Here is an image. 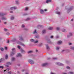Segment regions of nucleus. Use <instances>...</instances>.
Instances as JSON below:
<instances>
[{
  "label": "nucleus",
  "mask_w": 74,
  "mask_h": 74,
  "mask_svg": "<svg viewBox=\"0 0 74 74\" xmlns=\"http://www.w3.org/2000/svg\"><path fill=\"white\" fill-rule=\"evenodd\" d=\"M14 16H11V20H14Z\"/></svg>",
  "instance_id": "24"
},
{
  "label": "nucleus",
  "mask_w": 74,
  "mask_h": 74,
  "mask_svg": "<svg viewBox=\"0 0 74 74\" xmlns=\"http://www.w3.org/2000/svg\"><path fill=\"white\" fill-rule=\"evenodd\" d=\"M53 28L52 27H50L48 28V30H52Z\"/></svg>",
  "instance_id": "28"
},
{
  "label": "nucleus",
  "mask_w": 74,
  "mask_h": 74,
  "mask_svg": "<svg viewBox=\"0 0 74 74\" xmlns=\"http://www.w3.org/2000/svg\"><path fill=\"white\" fill-rule=\"evenodd\" d=\"M70 35H68L67 36V38H69V37H70Z\"/></svg>",
  "instance_id": "58"
},
{
  "label": "nucleus",
  "mask_w": 74,
  "mask_h": 74,
  "mask_svg": "<svg viewBox=\"0 0 74 74\" xmlns=\"http://www.w3.org/2000/svg\"><path fill=\"white\" fill-rule=\"evenodd\" d=\"M5 59L4 58H1L0 60V63H1V62H3V61H4Z\"/></svg>",
  "instance_id": "18"
},
{
  "label": "nucleus",
  "mask_w": 74,
  "mask_h": 74,
  "mask_svg": "<svg viewBox=\"0 0 74 74\" xmlns=\"http://www.w3.org/2000/svg\"><path fill=\"white\" fill-rule=\"evenodd\" d=\"M53 60H56L58 59V58H53Z\"/></svg>",
  "instance_id": "35"
},
{
  "label": "nucleus",
  "mask_w": 74,
  "mask_h": 74,
  "mask_svg": "<svg viewBox=\"0 0 74 74\" xmlns=\"http://www.w3.org/2000/svg\"><path fill=\"white\" fill-rule=\"evenodd\" d=\"M28 62L29 63L31 64H33L34 63V61L33 60H28Z\"/></svg>",
  "instance_id": "5"
},
{
  "label": "nucleus",
  "mask_w": 74,
  "mask_h": 74,
  "mask_svg": "<svg viewBox=\"0 0 74 74\" xmlns=\"http://www.w3.org/2000/svg\"><path fill=\"white\" fill-rule=\"evenodd\" d=\"M22 27H25V25H22L21 26Z\"/></svg>",
  "instance_id": "51"
},
{
  "label": "nucleus",
  "mask_w": 74,
  "mask_h": 74,
  "mask_svg": "<svg viewBox=\"0 0 74 74\" xmlns=\"http://www.w3.org/2000/svg\"><path fill=\"white\" fill-rule=\"evenodd\" d=\"M20 51H21V52H25V51L24 50H23V49H20Z\"/></svg>",
  "instance_id": "19"
},
{
  "label": "nucleus",
  "mask_w": 74,
  "mask_h": 74,
  "mask_svg": "<svg viewBox=\"0 0 74 74\" xmlns=\"http://www.w3.org/2000/svg\"><path fill=\"white\" fill-rule=\"evenodd\" d=\"M71 49H72L73 50H74V47H71Z\"/></svg>",
  "instance_id": "37"
},
{
  "label": "nucleus",
  "mask_w": 74,
  "mask_h": 74,
  "mask_svg": "<svg viewBox=\"0 0 74 74\" xmlns=\"http://www.w3.org/2000/svg\"><path fill=\"white\" fill-rule=\"evenodd\" d=\"M7 24V22H5L4 23V24L5 25V24Z\"/></svg>",
  "instance_id": "61"
},
{
  "label": "nucleus",
  "mask_w": 74,
  "mask_h": 74,
  "mask_svg": "<svg viewBox=\"0 0 74 74\" xmlns=\"http://www.w3.org/2000/svg\"><path fill=\"white\" fill-rule=\"evenodd\" d=\"M17 57H18V56H20L21 57L22 56V55L21 53H19L16 56Z\"/></svg>",
  "instance_id": "20"
},
{
  "label": "nucleus",
  "mask_w": 74,
  "mask_h": 74,
  "mask_svg": "<svg viewBox=\"0 0 74 74\" xmlns=\"http://www.w3.org/2000/svg\"><path fill=\"white\" fill-rule=\"evenodd\" d=\"M7 15V13H3L0 12V16L2 17L4 16V15Z\"/></svg>",
  "instance_id": "4"
},
{
  "label": "nucleus",
  "mask_w": 74,
  "mask_h": 74,
  "mask_svg": "<svg viewBox=\"0 0 74 74\" xmlns=\"http://www.w3.org/2000/svg\"><path fill=\"white\" fill-rule=\"evenodd\" d=\"M8 55H6L5 56V59H8Z\"/></svg>",
  "instance_id": "33"
},
{
  "label": "nucleus",
  "mask_w": 74,
  "mask_h": 74,
  "mask_svg": "<svg viewBox=\"0 0 74 74\" xmlns=\"http://www.w3.org/2000/svg\"><path fill=\"white\" fill-rule=\"evenodd\" d=\"M37 31H36V30L35 29L34 32H33V34H35L36 33H37Z\"/></svg>",
  "instance_id": "32"
},
{
  "label": "nucleus",
  "mask_w": 74,
  "mask_h": 74,
  "mask_svg": "<svg viewBox=\"0 0 74 74\" xmlns=\"http://www.w3.org/2000/svg\"><path fill=\"white\" fill-rule=\"evenodd\" d=\"M47 64H48L47 63L43 64L42 65V66H47Z\"/></svg>",
  "instance_id": "16"
},
{
  "label": "nucleus",
  "mask_w": 74,
  "mask_h": 74,
  "mask_svg": "<svg viewBox=\"0 0 74 74\" xmlns=\"http://www.w3.org/2000/svg\"><path fill=\"white\" fill-rule=\"evenodd\" d=\"M44 12V10L41 9L40 10V13L41 14H43V13Z\"/></svg>",
  "instance_id": "14"
},
{
  "label": "nucleus",
  "mask_w": 74,
  "mask_h": 74,
  "mask_svg": "<svg viewBox=\"0 0 74 74\" xmlns=\"http://www.w3.org/2000/svg\"><path fill=\"white\" fill-rule=\"evenodd\" d=\"M56 64H57L58 66H64V64H63L60 63L59 62H56Z\"/></svg>",
  "instance_id": "6"
},
{
  "label": "nucleus",
  "mask_w": 74,
  "mask_h": 74,
  "mask_svg": "<svg viewBox=\"0 0 74 74\" xmlns=\"http://www.w3.org/2000/svg\"><path fill=\"white\" fill-rule=\"evenodd\" d=\"M20 44L21 45H22V46H23V47H25V45L23 43H22L21 42Z\"/></svg>",
  "instance_id": "22"
},
{
  "label": "nucleus",
  "mask_w": 74,
  "mask_h": 74,
  "mask_svg": "<svg viewBox=\"0 0 74 74\" xmlns=\"http://www.w3.org/2000/svg\"><path fill=\"white\" fill-rule=\"evenodd\" d=\"M17 48H18L19 49H21V47L19 45L18 46Z\"/></svg>",
  "instance_id": "43"
},
{
  "label": "nucleus",
  "mask_w": 74,
  "mask_h": 74,
  "mask_svg": "<svg viewBox=\"0 0 74 74\" xmlns=\"http://www.w3.org/2000/svg\"><path fill=\"white\" fill-rule=\"evenodd\" d=\"M12 52H11L10 54V56H14L15 53H16V52L15 51V48H13L12 49Z\"/></svg>",
  "instance_id": "1"
},
{
  "label": "nucleus",
  "mask_w": 74,
  "mask_h": 74,
  "mask_svg": "<svg viewBox=\"0 0 74 74\" xmlns=\"http://www.w3.org/2000/svg\"><path fill=\"white\" fill-rule=\"evenodd\" d=\"M42 27V25H37V27L38 29H40Z\"/></svg>",
  "instance_id": "8"
},
{
  "label": "nucleus",
  "mask_w": 74,
  "mask_h": 74,
  "mask_svg": "<svg viewBox=\"0 0 74 74\" xmlns=\"http://www.w3.org/2000/svg\"><path fill=\"white\" fill-rule=\"evenodd\" d=\"M8 29H6L5 28H4V30L5 32H7L8 30Z\"/></svg>",
  "instance_id": "41"
},
{
  "label": "nucleus",
  "mask_w": 74,
  "mask_h": 74,
  "mask_svg": "<svg viewBox=\"0 0 74 74\" xmlns=\"http://www.w3.org/2000/svg\"><path fill=\"white\" fill-rule=\"evenodd\" d=\"M59 47H56V50H59Z\"/></svg>",
  "instance_id": "38"
},
{
  "label": "nucleus",
  "mask_w": 74,
  "mask_h": 74,
  "mask_svg": "<svg viewBox=\"0 0 74 74\" xmlns=\"http://www.w3.org/2000/svg\"><path fill=\"white\" fill-rule=\"evenodd\" d=\"M53 38V36H51L50 37V38Z\"/></svg>",
  "instance_id": "53"
},
{
  "label": "nucleus",
  "mask_w": 74,
  "mask_h": 74,
  "mask_svg": "<svg viewBox=\"0 0 74 74\" xmlns=\"http://www.w3.org/2000/svg\"><path fill=\"white\" fill-rule=\"evenodd\" d=\"M46 33V30L45 29H44L42 31V34H45Z\"/></svg>",
  "instance_id": "17"
},
{
  "label": "nucleus",
  "mask_w": 74,
  "mask_h": 74,
  "mask_svg": "<svg viewBox=\"0 0 74 74\" xmlns=\"http://www.w3.org/2000/svg\"><path fill=\"white\" fill-rule=\"evenodd\" d=\"M56 29L57 30H59L60 29V28H59V27H57L56 28Z\"/></svg>",
  "instance_id": "45"
},
{
  "label": "nucleus",
  "mask_w": 74,
  "mask_h": 74,
  "mask_svg": "<svg viewBox=\"0 0 74 74\" xmlns=\"http://www.w3.org/2000/svg\"><path fill=\"white\" fill-rule=\"evenodd\" d=\"M52 1L51 0H47L46 1V3H50Z\"/></svg>",
  "instance_id": "11"
},
{
  "label": "nucleus",
  "mask_w": 74,
  "mask_h": 74,
  "mask_svg": "<svg viewBox=\"0 0 74 74\" xmlns=\"http://www.w3.org/2000/svg\"><path fill=\"white\" fill-rule=\"evenodd\" d=\"M56 38H59V36H57L56 37Z\"/></svg>",
  "instance_id": "64"
},
{
  "label": "nucleus",
  "mask_w": 74,
  "mask_h": 74,
  "mask_svg": "<svg viewBox=\"0 0 74 74\" xmlns=\"http://www.w3.org/2000/svg\"><path fill=\"white\" fill-rule=\"evenodd\" d=\"M28 10V8H25V11H27Z\"/></svg>",
  "instance_id": "48"
},
{
  "label": "nucleus",
  "mask_w": 74,
  "mask_h": 74,
  "mask_svg": "<svg viewBox=\"0 0 74 74\" xmlns=\"http://www.w3.org/2000/svg\"><path fill=\"white\" fill-rule=\"evenodd\" d=\"M36 38H38L39 37V36H38V35H37V36H36Z\"/></svg>",
  "instance_id": "49"
},
{
  "label": "nucleus",
  "mask_w": 74,
  "mask_h": 74,
  "mask_svg": "<svg viewBox=\"0 0 74 74\" xmlns=\"http://www.w3.org/2000/svg\"><path fill=\"white\" fill-rule=\"evenodd\" d=\"M15 2L16 4H19V2L17 1H16Z\"/></svg>",
  "instance_id": "29"
},
{
  "label": "nucleus",
  "mask_w": 74,
  "mask_h": 74,
  "mask_svg": "<svg viewBox=\"0 0 74 74\" xmlns=\"http://www.w3.org/2000/svg\"><path fill=\"white\" fill-rule=\"evenodd\" d=\"M56 13L57 14H58V15H59L60 14V13L58 11L56 12Z\"/></svg>",
  "instance_id": "30"
},
{
  "label": "nucleus",
  "mask_w": 74,
  "mask_h": 74,
  "mask_svg": "<svg viewBox=\"0 0 74 74\" xmlns=\"http://www.w3.org/2000/svg\"><path fill=\"white\" fill-rule=\"evenodd\" d=\"M17 8L16 7H12L10 8V10H15Z\"/></svg>",
  "instance_id": "10"
},
{
  "label": "nucleus",
  "mask_w": 74,
  "mask_h": 74,
  "mask_svg": "<svg viewBox=\"0 0 74 74\" xmlns=\"http://www.w3.org/2000/svg\"><path fill=\"white\" fill-rule=\"evenodd\" d=\"M69 45H72V43H70L69 44Z\"/></svg>",
  "instance_id": "59"
},
{
  "label": "nucleus",
  "mask_w": 74,
  "mask_h": 74,
  "mask_svg": "<svg viewBox=\"0 0 74 74\" xmlns=\"http://www.w3.org/2000/svg\"><path fill=\"white\" fill-rule=\"evenodd\" d=\"M43 11H47V9H45V10H44Z\"/></svg>",
  "instance_id": "62"
},
{
  "label": "nucleus",
  "mask_w": 74,
  "mask_h": 74,
  "mask_svg": "<svg viewBox=\"0 0 74 74\" xmlns=\"http://www.w3.org/2000/svg\"><path fill=\"white\" fill-rule=\"evenodd\" d=\"M66 52H68L69 51V50L68 49H67L66 50Z\"/></svg>",
  "instance_id": "50"
},
{
  "label": "nucleus",
  "mask_w": 74,
  "mask_h": 74,
  "mask_svg": "<svg viewBox=\"0 0 74 74\" xmlns=\"http://www.w3.org/2000/svg\"><path fill=\"white\" fill-rule=\"evenodd\" d=\"M69 34L70 35V36H72V33H69Z\"/></svg>",
  "instance_id": "56"
},
{
  "label": "nucleus",
  "mask_w": 74,
  "mask_h": 74,
  "mask_svg": "<svg viewBox=\"0 0 74 74\" xmlns=\"http://www.w3.org/2000/svg\"><path fill=\"white\" fill-rule=\"evenodd\" d=\"M21 42L19 41H17V44H19V45H20V44L21 43Z\"/></svg>",
  "instance_id": "27"
},
{
  "label": "nucleus",
  "mask_w": 74,
  "mask_h": 74,
  "mask_svg": "<svg viewBox=\"0 0 74 74\" xmlns=\"http://www.w3.org/2000/svg\"><path fill=\"white\" fill-rule=\"evenodd\" d=\"M8 74H12V73H11V71H10L8 72Z\"/></svg>",
  "instance_id": "39"
},
{
  "label": "nucleus",
  "mask_w": 74,
  "mask_h": 74,
  "mask_svg": "<svg viewBox=\"0 0 74 74\" xmlns=\"http://www.w3.org/2000/svg\"><path fill=\"white\" fill-rule=\"evenodd\" d=\"M7 64H12V62H7Z\"/></svg>",
  "instance_id": "23"
},
{
  "label": "nucleus",
  "mask_w": 74,
  "mask_h": 74,
  "mask_svg": "<svg viewBox=\"0 0 74 74\" xmlns=\"http://www.w3.org/2000/svg\"><path fill=\"white\" fill-rule=\"evenodd\" d=\"M30 41L31 42H34V40L33 39H31L30 40Z\"/></svg>",
  "instance_id": "26"
},
{
  "label": "nucleus",
  "mask_w": 74,
  "mask_h": 74,
  "mask_svg": "<svg viewBox=\"0 0 74 74\" xmlns=\"http://www.w3.org/2000/svg\"><path fill=\"white\" fill-rule=\"evenodd\" d=\"M42 43H41L39 45V46H42Z\"/></svg>",
  "instance_id": "55"
},
{
  "label": "nucleus",
  "mask_w": 74,
  "mask_h": 74,
  "mask_svg": "<svg viewBox=\"0 0 74 74\" xmlns=\"http://www.w3.org/2000/svg\"><path fill=\"white\" fill-rule=\"evenodd\" d=\"M46 49L47 51H49L50 49L49 47L48 46V45H46Z\"/></svg>",
  "instance_id": "9"
},
{
  "label": "nucleus",
  "mask_w": 74,
  "mask_h": 74,
  "mask_svg": "<svg viewBox=\"0 0 74 74\" xmlns=\"http://www.w3.org/2000/svg\"><path fill=\"white\" fill-rule=\"evenodd\" d=\"M12 42H15L16 41V39L15 38H14L12 40Z\"/></svg>",
  "instance_id": "15"
},
{
  "label": "nucleus",
  "mask_w": 74,
  "mask_h": 74,
  "mask_svg": "<svg viewBox=\"0 0 74 74\" xmlns=\"http://www.w3.org/2000/svg\"><path fill=\"white\" fill-rule=\"evenodd\" d=\"M15 58H12V61H14L15 60Z\"/></svg>",
  "instance_id": "31"
},
{
  "label": "nucleus",
  "mask_w": 74,
  "mask_h": 74,
  "mask_svg": "<svg viewBox=\"0 0 74 74\" xmlns=\"http://www.w3.org/2000/svg\"><path fill=\"white\" fill-rule=\"evenodd\" d=\"M5 50H7V47H5Z\"/></svg>",
  "instance_id": "54"
},
{
  "label": "nucleus",
  "mask_w": 74,
  "mask_h": 74,
  "mask_svg": "<svg viewBox=\"0 0 74 74\" xmlns=\"http://www.w3.org/2000/svg\"><path fill=\"white\" fill-rule=\"evenodd\" d=\"M33 51H29L27 52L28 53H33Z\"/></svg>",
  "instance_id": "21"
},
{
  "label": "nucleus",
  "mask_w": 74,
  "mask_h": 74,
  "mask_svg": "<svg viewBox=\"0 0 74 74\" xmlns=\"http://www.w3.org/2000/svg\"><path fill=\"white\" fill-rule=\"evenodd\" d=\"M73 72H69V74H73Z\"/></svg>",
  "instance_id": "42"
},
{
  "label": "nucleus",
  "mask_w": 74,
  "mask_h": 74,
  "mask_svg": "<svg viewBox=\"0 0 74 74\" xmlns=\"http://www.w3.org/2000/svg\"><path fill=\"white\" fill-rule=\"evenodd\" d=\"M47 60H50L51 59V58H47Z\"/></svg>",
  "instance_id": "52"
},
{
  "label": "nucleus",
  "mask_w": 74,
  "mask_h": 74,
  "mask_svg": "<svg viewBox=\"0 0 74 74\" xmlns=\"http://www.w3.org/2000/svg\"><path fill=\"white\" fill-rule=\"evenodd\" d=\"M74 8V7L73 6H71V7H70L67 10V12L69 13V12H70L71 11L73 10V9Z\"/></svg>",
  "instance_id": "2"
},
{
  "label": "nucleus",
  "mask_w": 74,
  "mask_h": 74,
  "mask_svg": "<svg viewBox=\"0 0 74 74\" xmlns=\"http://www.w3.org/2000/svg\"><path fill=\"white\" fill-rule=\"evenodd\" d=\"M62 41L61 40H60L58 41L57 44H58V45H60L62 44Z\"/></svg>",
  "instance_id": "13"
},
{
  "label": "nucleus",
  "mask_w": 74,
  "mask_h": 74,
  "mask_svg": "<svg viewBox=\"0 0 74 74\" xmlns=\"http://www.w3.org/2000/svg\"><path fill=\"white\" fill-rule=\"evenodd\" d=\"M50 74H56L55 73H54L52 72H51V73H50Z\"/></svg>",
  "instance_id": "60"
},
{
  "label": "nucleus",
  "mask_w": 74,
  "mask_h": 74,
  "mask_svg": "<svg viewBox=\"0 0 74 74\" xmlns=\"http://www.w3.org/2000/svg\"><path fill=\"white\" fill-rule=\"evenodd\" d=\"M1 20H3V21H4L5 20H7V18H5L4 17H1Z\"/></svg>",
  "instance_id": "12"
},
{
  "label": "nucleus",
  "mask_w": 74,
  "mask_h": 74,
  "mask_svg": "<svg viewBox=\"0 0 74 74\" xmlns=\"http://www.w3.org/2000/svg\"><path fill=\"white\" fill-rule=\"evenodd\" d=\"M6 34L7 35H10V33H7Z\"/></svg>",
  "instance_id": "57"
},
{
  "label": "nucleus",
  "mask_w": 74,
  "mask_h": 74,
  "mask_svg": "<svg viewBox=\"0 0 74 74\" xmlns=\"http://www.w3.org/2000/svg\"><path fill=\"white\" fill-rule=\"evenodd\" d=\"M28 15V14H27V13H24L23 14V16H25V15Z\"/></svg>",
  "instance_id": "34"
},
{
  "label": "nucleus",
  "mask_w": 74,
  "mask_h": 74,
  "mask_svg": "<svg viewBox=\"0 0 74 74\" xmlns=\"http://www.w3.org/2000/svg\"><path fill=\"white\" fill-rule=\"evenodd\" d=\"M0 49L1 51H4V49L3 48H1Z\"/></svg>",
  "instance_id": "36"
},
{
  "label": "nucleus",
  "mask_w": 74,
  "mask_h": 74,
  "mask_svg": "<svg viewBox=\"0 0 74 74\" xmlns=\"http://www.w3.org/2000/svg\"><path fill=\"white\" fill-rule=\"evenodd\" d=\"M18 39L20 41H24V38H23L22 35L20 36H19Z\"/></svg>",
  "instance_id": "3"
},
{
  "label": "nucleus",
  "mask_w": 74,
  "mask_h": 74,
  "mask_svg": "<svg viewBox=\"0 0 74 74\" xmlns=\"http://www.w3.org/2000/svg\"><path fill=\"white\" fill-rule=\"evenodd\" d=\"M65 30H66V29H63L62 30V31L63 32H65Z\"/></svg>",
  "instance_id": "46"
},
{
  "label": "nucleus",
  "mask_w": 74,
  "mask_h": 74,
  "mask_svg": "<svg viewBox=\"0 0 74 74\" xmlns=\"http://www.w3.org/2000/svg\"><path fill=\"white\" fill-rule=\"evenodd\" d=\"M30 18H27L25 19V21H30Z\"/></svg>",
  "instance_id": "25"
},
{
  "label": "nucleus",
  "mask_w": 74,
  "mask_h": 74,
  "mask_svg": "<svg viewBox=\"0 0 74 74\" xmlns=\"http://www.w3.org/2000/svg\"><path fill=\"white\" fill-rule=\"evenodd\" d=\"M4 66H0V69H3Z\"/></svg>",
  "instance_id": "40"
},
{
  "label": "nucleus",
  "mask_w": 74,
  "mask_h": 74,
  "mask_svg": "<svg viewBox=\"0 0 74 74\" xmlns=\"http://www.w3.org/2000/svg\"><path fill=\"white\" fill-rule=\"evenodd\" d=\"M47 43L49 44H53V43L49 39H47Z\"/></svg>",
  "instance_id": "7"
},
{
  "label": "nucleus",
  "mask_w": 74,
  "mask_h": 74,
  "mask_svg": "<svg viewBox=\"0 0 74 74\" xmlns=\"http://www.w3.org/2000/svg\"><path fill=\"white\" fill-rule=\"evenodd\" d=\"M38 41V40H36L34 42V43H37Z\"/></svg>",
  "instance_id": "44"
},
{
  "label": "nucleus",
  "mask_w": 74,
  "mask_h": 74,
  "mask_svg": "<svg viewBox=\"0 0 74 74\" xmlns=\"http://www.w3.org/2000/svg\"><path fill=\"white\" fill-rule=\"evenodd\" d=\"M64 51H65V50H63L62 51V52H64Z\"/></svg>",
  "instance_id": "63"
},
{
  "label": "nucleus",
  "mask_w": 74,
  "mask_h": 74,
  "mask_svg": "<svg viewBox=\"0 0 74 74\" xmlns=\"http://www.w3.org/2000/svg\"><path fill=\"white\" fill-rule=\"evenodd\" d=\"M66 68L67 69H70V67H69V66H67L66 67Z\"/></svg>",
  "instance_id": "47"
}]
</instances>
